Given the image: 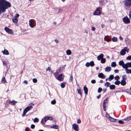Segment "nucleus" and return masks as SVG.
Wrapping results in <instances>:
<instances>
[{
    "label": "nucleus",
    "mask_w": 131,
    "mask_h": 131,
    "mask_svg": "<svg viewBox=\"0 0 131 131\" xmlns=\"http://www.w3.org/2000/svg\"><path fill=\"white\" fill-rule=\"evenodd\" d=\"M83 90L84 91L85 93L86 94H87L88 92V88L86 86H84L83 88Z\"/></svg>",
    "instance_id": "obj_23"
},
{
    "label": "nucleus",
    "mask_w": 131,
    "mask_h": 131,
    "mask_svg": "<svg viewBox=\"0 0 131 131\" xmlns=\"http://www.w3.org/2000/svg\"><path fill=\"white\" fill-rule=\"evenodd\" d=\"M111 70V68L110 67H106L105 69V71L107 72H109Z\"/></svg>",
    "instance_id": "obj_17"
},
{
    "label": "nucleus",
    "mask_w": 131,
    "mask_h": 131,
    "mask_svg": "<svg viewBox=\"0 0 131 131\" xmlns=\"http://www.w3.org/2000/svg\"><path fill=\"white\" fill-rule=\"evenodd\" d=\"M102 89L101 88H99L98 89V93H100L102 91Z\"/></svg>",
    "instance_id": "obj_45"
},
{
    "label": "nucleus",
    "mask_w": 131,
    "mask_h": 131,
    "mask_svg": "<svg viewBox=\"0 0 131 131\" xmlns=\"http://www.w3.org/2000/svg\"><path fill=\"white\" fill-rule=\"evenodd\" d=\"M119 71L118 70L116 69L114 70V72L115 73H118V72Z\"/></svg>",
    "instance_id": "obj_57"
},
{
    "label": "nucleus",
    "mask_w": 131,
    "mask_h": 131,
    "mask_svg": "<svg viewBox=\"0 0 131 131\" xmlns=\"http://www.w3.org/2000/svg\"><path fill=\"white\" fill-rule=\"evenodd\" d=\"M124 63V62L123 61H121L119 62V65L122 66L123 68L125 69L126 72V73L127 70H129L128 69V68L130 67H131V62L127 63L125 64Z\"/></svg>",
    "instance_id": "obj_2"
},
{
    "label": "nucleus",
    "mask_w": 131,
    "mask_h": 131,
    "mask_svg": "<svg viewBox=\"0 0 131 131\" xmlns=\"http://www.w3.org/2000/svg\"><path fill=\"white\" fill-rule=\"evenodd\" d=\"M2 81L4 83H6V81L5 77H3L2 79Z\"/></svg>",
    "instance_id": "obj_39"
},
{
    "label": "nucleus",
    "mask_w": 131,
    "mask_h": 131,
    "mask_svg": "<svg viewBox=\"0 0 131 131\" xmlns=\"http://www.w3.org/2000/svg\"><path fill=\"white\" fill-rule=\"evenodd\" d=\"M102 8L100 7H97L93 13V15H100L101 13L100 10Z\"/></svg>",
    "instance_id": "obj_4"
},
{
    "label": "nucleus",
    "mask_w": 131,
    "mask_h": 131,
    "mask_svg": "<svg viewBox=\"0 0 131 131\" xmlns=\"http://www.w3.org/2000/svg\"><path fill=\"white\" fill-rule=\"evenodd\" d=\"M98 76L99 77L101 78L102 79H104L105 77L103 74L102 73H99L98 74Z\"/></svg>",
    "instance_id": "obj_20"
},
{
    "label": "nucleus",
    "mask_w": 131,
    "mask_h": 131,
    "mask_svg": "<svg viewBox=\"0 0 131 131\" xmlns=\"http://www.w3.org/2000/svg\"><path fill=\"white\" fill-rule=\"evenodd\" d=\"M64 76L62 75V74H60L59 76L57 77L56 79L60 81H62L63 80Z\"/></svg>",
    "instance_id": "obj_12"
},
{
    "label": "nucleus",
    "mask_w": 131,
    "mask_h": 131,
    "mask_svg": "<svg viewBox=\"0 0 131 131\" xmlns=\"http://www.w3.org/2000/svg\"><path fill=\"white\" fill-rule=\"evenodd\" d=\"M73 79V77L72 75L70 76V77L69 79V82H71Z\"/></svg>",
    "instance_id": "obj_48"
},
{
    "label": "nucleus",
    "mask_w": 131,
    "mask_h": 131,
    "mask_svg": "<svg viewBox=\"0 0 131 131\" xmlns=\"http://www.w3.org/2000/svg\"><path fill=\"white\" fill-rule=\"evenodd\" d=\"M72 127L75 131H78L79 127L78 125L75 124H74L72 125Z\"/></svg>",
    "instance_id": "obj_13"
},
{
    "label": "nucleus",
    "mask_w": 131,
    "mask_h": 131,
    "mask_svg": "<svg viewBox=\"0 0 131 131\" xmlns=\"http://www.w3.org/2000/svg\"><path fill=\"white\" fill-rule=\"evenodd\" d=\"M63 68L62 67H61L56 72L53 73V74L55 76V77L56 78L58 76V75L59 74V72H62V71L61 70V69H62V70Z\"/></svg>",
    "instance_id": "obj_10"
},
{
    "label": "nucleus",
    "mask_w": 131,
    "mask_h": 131,
    "mask_svg": "<svg viewBox=\"0 0 131 131\" xmlns=\"http://www.w3.org/2000/svg\"><path fill=\"white\" fill-rule=\"evenodd\" d=\"M104 40L108 42L110 41L111 40V39H110L108 38V35H107L105 36L104 38Z\"/></svg>",
    "instance_id": "obj_19"
},
{
    "label": "nucleus",
    "mask_w": 131,
    "mask_h": 131,
    "mask_svg": "<svg viewBox=\"0 0 131 131\" xmlns=\"http://www.w3.org/2000/svg\"><path fill=\"white\" fill-rule=\"evenodd\" d=\"M126 59L127 60H131V55L129 56L126 58Z\"/></svg>",
    "instance_id": "obj_46"
},
{
    "label": "nucleus",
    "mask_w": 131,
    "mask_h": 131,
    "mask_svg": "<svg viewBox=\"0 0 131 131\" xmlns=\"http://www.w3.org/2000/svg\"><path fill=\"white\" fill-rule=\"evenodd\" d=\"M66 83L65 82L61 83V88H64L65 86Z\"/></svg>",
    "instance_id": "obj_33"
},
{
    "label": "nucleus",
    "mask_w": 131,
    "mask_h": 131,
    "mask_svg": "<svg viewBox=\"0 0 131 131\" xmlns=\"http://www.w3.org/2000/svg\"><path fill=\"white\" fill-rule=\"evenodd\" d=\"M130 116H129L127 117L126 118L124 119V120L126 121H128L130 120Z\"/></svg>",
    "instance_id": "obj_40"
},
{
    "label": "nucleus",
    "mask_w": 131,
    "mask_h": 131,
    "mask_svg": "<svg viewBox=\"0 0 131 131\" xmlns=\"http://www.w3.org/2000/svg\"><path fill=\"white\" fill-rule=\"evenodd\" d=\"M13 21L15 23H16L18 21V19L14 17V18L12 19Z\"/></svg>",
    "instance_id": "obj_29"
},
{
    "label": "nucleus",
    "mask_w": 131,
    "mask_h": 131,
    "mask_svg": "<svg viewBox=\"0 0 131 131\" xmlns=\"http://www.w3.org/2000/svg\"><path fill=\"white\" fill-rule=\"evenodd\" d=\"M33 82L35 83H36L37 82V80L36 78H34L32 80Z\"/></svg>",
    "instance_id": "obj_49"
},
{
    "label": "nucleus",
    "mask_w": 131,
    "mask_h": 131,
    "mask_svg": "<svg viewBox=\"0 0 131 131\" xmlns=\"http://www.w3.org/2000/svg\"><path fill=\"white\" fill-rule=\"evenodd\" d=\"M122 78V80H125L126 79V75H123Z\"/></svg>",
    "instance_id": "obj_37"
},
{
    "label": "nucleus",
    "mask_w": 131,
    "mask_h": 131,
    "mask_svg": "<svg viewBox=\"0 0 131 131\" xmlns=\"http://www.w3.org/2000/svg\"><path fill=\"white\" fill-rule=\"evenodd\" d=\"M94 66V62L93 61H91L90 62H87L86 63L85 66L88 67L90 66L91 67H93Z\"/></svg>",
    "instance_id": "obj_11"
},
{
    "label": "nucleus",
    "mask_w": 131,
    "mask_h": 131,
    "mask_svg": "<svg viewBox=\"0 0 131 131\" xmlns=\"http://www.w3.org/2000/svg\"><path fill=\"white\" fill-rule=\"evenodd\" d=\"M81 122V121L80 119H78L77 121V123L79 124Z\"/></svg>",
    "instance_id": "obj_56"
},
{
    "label": "nucleus",
    "mask_w": 131,
    "mask_h": 131,
    "mask_svg": "<svg viewBox=\"0 0 131 131\" xmlns=\"http://www.w3.org/2000/svg\"><path fill=\"white\" fill-rule=\"evenodd\" d=\"M45 117L47 121L48 120H52V118L51 117L47 116Z\"/></svg>",
    "instance_id": "obj_31"
},
{
    "label": "nucleus",
    "mask_w": 131,
    "mask_h": 131,
    "mask_svg": "<svg viewBox=\"0 0 131 131\" xmlns=\"http://www.w3.org/2000/svg\"><path fill=\"white\" fill-rule=\"evenodd\" d=\"M39 120L38 118H35L34 119V122H38L39 121Z\"/></svg>",
    "instance_id": "obj_43"
},
{
    "label": "nucleus",
    "mask_w": 131,
    "mask_h": 131,
    "mask_svg": "<svg viewBox=\"0 0 131 131\" xmlns=\"http://www.w3.org/2000/svg\"><path fill=\"white\" fill-rule=\"evenodd\" d=\"M112 40L113 42H116L117 40V38L116 37H113L112 38Z\"/></svg>",
    "instance_id": "obj_35"
},
{
    "label": "nucleus",
    "mask_w": 131,
    "mask_h": 131,
    "mask_svg": "<svg viewBox=\"0 0 131 131\" xmlns=\"http://www.w3.org/2000/svg\"><path fill=\"white\" fill-rule=\"evenodd\" d=\"M4 29L9 34H13V33L12 30L11 29L7 27H5Z\"/></svg>",
    "instance_id": "obj_14"
},
{
    "label": "nucleus",
    "mask_w": 131,
    "mask_h": 131,
    "mask_svg": "<svg viewBox=\"0 0 131 131\" xmlns=\"http://www.w3.org/2000/svg\"><path fill=\"white\" fill-rule=\"evenodd\" d=\"M124 4L126 6H131V0H125Z\"/></svg>",
    "instance_id": "obj_9"
},
{
    "label": "nucleus",
    "mask_w": 131,
    "mask_h": 131,
    "mask_svg": "<svg viewBox=\"0 0 131 131\" xmlns=\"http://www.w3.org/2000/svg\"><path fill=\"white\" fill-rule=\"evenodd\" d=\"M100 4V6H102L105 5L106 3L104 1V0H101L99 1Z\"/></svg>",
    "instance_id": "obj_15"
},
{
    "label": "nucleus",
    "mask_w": 131,
    "mask_h": 131,
    "mask_svg": "<svg viewBox=\"0 0 131 131\" xmlns=\"http://www.w3.org/2000/svg\"><path fill=\"white\" fill-rule=\"evenodd\" d=\"M51 68L50 67H48V68L46 70V71H49V72H50V71H51Z\"/></svg>",
    "instance_id": "obj_53"
},
{
    "label": "nucleus",
    "mask_w": 131,
    "mask_h": 131,
    "mask_svg": "<svg viewBox=\"0 0 131 131\" xmlns=\"http://www.w3.org/2000/svg\"><path fill=\"white\" fill-rule=\"evenodd\" d=\"M54 41L56 43H58L59 42V41L57 39H55Z\"/></svg>",
    "instance_id": "obj_61"
},
{
    "label": "nucleus",
    "mask_w": 131,
    "mask_h": 131,
    "mask_svg": "<svg viewBox=\"0 0 131 131\" xmlns=\"http://www.w3.org/2000/svg\"><path fill=\"white\" fill-rule=\"evenodd\" d=\"M120 83V82L118 80H117L115 81L114 83L115 84L117 85H119Z\"/></svg>",
    "instance_id": "obj_36"
},
{
    "label": "nucleus",
    "mask_w": 131,
    "mask_h": 131,
    "mask_svg": "<svg viewBox=\"0 0 131 131\" xmlns=\"http://www.w3.org/2000/svg\"><path fill=\"white\" fill-rule=\"evenodd\" d=\"M104 55L102 53L100 54L99 56L97 57V59L98 60H101L104 57Z\"/></svg>",
    "instance_id": "obj_16"
},
{
    "label": "nucleus",
    "mask_w": 131,
    "mask_h": 131,
    "mask_svg": "<svg viewBox=\"0 0 131 131\" xmlns=\"http://www.w3.org/2000/svg\"><path fill=\"white\" fill-rule=\"evenodd\" d=\"M126 51L128 53L129 51V49L127 47H125L120 52V54L123 56L126 53Z\"/></svg>",
    "instance_id": "obj_6"
},
{
    "label": "nucleus",
    "mask_w": 131,
    "mask_h": 131,
    "mask_svg": "<svg viewBox=\"0 0 131 131\" xmlns=\"http://www.w3.org/2000/svg\"><path fill=\"white\" fill-rule=\"evenodd\" d=\"M107 104H103V107L104 110L105 111L106 110V107L107 106Z\"/></svg>",
    "instance_id": "obj_34"
},
{
    "label": "nucleus",
    "mask_w": 131,
    "mask_h": 131,
    "mask_svg": "<svg viewBox=\"0 0 131 131\" xmlns=\"http://www.w3.org/2000/svg\"><path fill=\"white\" fill-rule=\"evenodd\" d=\"M91 82L92 83H95L96 82L95 80H92L91 81Z\"/></svg>",
    "instance_id": "obj_51"
},
{
    "label": "nucleus",
    "mask_w": 131,
    "mask_h": 131,
    "mask_svg": "<svg viewBox=\"0 0 131 131\" xmlns=\"http://www.w3.org/2000/svg\"><path fill=\"white\" fill-rule=\"evenodd\" d=\"M56 103V101L55 100H52L51 102V104H54Z\"/></svg>",
    "instance_id": "obj_42"
},
{
    "label": "nucleus",
    "mask_w": 131,
    "mask_h": 131,
    "mask_svg": "<svg viewBox=\"0 0 131 131\" xmlns=\"http://www.w3.org/2000/svg\"><path fill=\"white\" fill-rule=\"evenodd\" d=\"M29 25L31 28H34L36 25V21L34 19H30L29 21Z\"/></svg>",
    "instance_id": "obj_5"
},
{
    "label": "nucleus",
    "mask_w": 131,
    "mask_h": 131,
    "mask_svg": "<svg viewBox=\"0 0 131 131\" xmlns=\"http://www.w3.org/2000/svg\"><path fill=\"white\" fill-rule=\"evenodd\" d=\"M59 11L58 12V13H59L61 12H62V9L61 8H59L58 9Z\"/></svg>",
    "instance_id": "obj_58"
},
{
    "label": "nucleus",
    "mask_w": 131,
    "mask_h": 131,
    "mask_svg": "<svg viewBox=\"0 0 131 131\" xmlns=\"http://www.w3.org/2000/svg\"><path fill=\"white\" fill-rule=\"evenodd\" d=\"M107 99H108L107 98L104 100V101H103V104H107Z\"/></svg>",
    "instance_id": "obj_41"
},
{
    "label": "nucleus",
    "mask_w": 131,
    "mask_h": 131,
    "mask_svg": "<svg viewBox=\"0 0 131 131\" xmlns=\"http://www.w3.org/2000/svg\"><path fill=\"white\" fill-rule=\"evenodd\" d=\"M10 7V4L6 0H0V14L5 12L6 9Z\"/></svg>",
    "instance_id": "obj_1"
},
{
    "label": "nucleus",
    "mask_w": 131,
    "mask_h": 131,
    "mask_svg": "<svg viewBox=\"0 0 131 131\" xmlns=\"http://www.w3.org/2000/svg\"><path fill=\"white\" fill-rule=\"evenodd\" d=\"M114 78V76L113 75H111L110 76L109 78V79L112 80Z\"/></svg>",
    "instance_id": "obj_44"
},
{
    "label": "nucleus",
    "mask_w": 131,
    "mask_h": 131,
    "mask_svg": "<svg viewBox=\"0 0 131 131\" xmlns=\"http://www.w3.org/2000/svg\"><path fill=\"white\" fill-rule=\"evenodd\" d=\"M105 117L108 119V120L110 121L115 122L116 121V119L112 117L107 113H106L105 115Z\"/></svg>",
    "instance_id": "obj_7"
},
{
    "label": "nucleus",
    "mask_w": 131,
    "mask_h": 131,
    "mask_svg": "<svg viewBox=\"0 0 131 131\" xmlns=\"http://www.w3.org/2000/svg\"><path fill=\"white\" fill-rule=\"evenodd\" d=\"M19 16V15L18 14H17L16 15V16L14 17L17 18H18V17Z\"/></svg>",
    "instance_id": "obj_54"
},
{
    "label": "nucleus",
    "mask_w": 131,
    "mask_h": 131,
    "mask_svg": "<svg viewBox=\"0 0 131 131\" xmlns=\"http://www.w3.org/2000/svg\"><path fill=\"white\" fill-rule=\"evenodd\" d=\"M26 131H29V129L28 128H26L25 129Z\"/></svg>",
    "instance_id": "obj_64"
},
{
    "label": "nucleus",
    "mask_w": 131,
    "mask_h": 131,
    "mask_svg": "<svg viewBox=\"0 0 131 131\" xmlns=\"http://www.w3.org/2000/svg\"><path fill=\"white\" fill-rule=\"evenodd\" d=\"M77 91L78 93L80 95L81 97L82 96V92L81 89H77Z\"/></svg>",
    "instance_id": "obj_27"
},
{
    "label": "nucleus",
    "mask_w": 131,
    "mask_h": 131,
    "mask_svg": "<svg viewBox=\"0 0 131 131\" xmlns=\"http://www.w3.org/2000/svg\"><path fill=\"white\" fill-rule=\"evenodd\" d=\"M110 84V83L108 82H106L105 84V86H106V87H108L109 86V85Z\"/></svg>",
    "instance_id": "obj_38"
},
{
    "label": "nucleus",
    "mask_w": 131,
    "mask_h": 131,
    "mask_svg": "<svg viewBox=\"0 0 131 131\" xmlns=\"http://www.w3.org/2000/svg\"><path fill=\"white\" fill-rule=\"evenodd\" d=\"M59 127V126L57 125H54L52 126H50V128H54L55 129H58Z\"/></svg>",
    "instance_id": "obj_21"
},
{
    "label": "nucleus",
    "mask_w": 131,
    "mask_h": 131,
    "mask_svg": "<svg viewBox=\"0 0 131 131\" xmlns=\"http://www.w3.org/2000/svg\"><path fill=\"white\" fill-rule=\"evenodd\" d=\"M2 52L4 54L8 55L9 54L8 51L6 49H5L3 51H2Z\"/></svg>",
    "instance_id": "obj_18"
},
{
    "label": "nucleus",
    "mask_w": 131,
    "mask_h": 131,
    "mask_svg": "<svg viewBox=\"0 0 131 131\" xmlns=\"http://www.w3.org/2000/svg\"><path fill=\"white\" fill-rule=\"evenodd\" d=\"M95 28L93 27H91V30L92 31H94L95 30Z\"/></svg>",
    "instance_id": "obj_55"
},
{
    "label": "nucleus",
    "mask_w": 131,
    "mask_h": 131,
    "mask_svg": "<svg viewBox=\"0 0 131 131\" xmlns=\"http://www.w3.org/2000/svg\"><path fill=\"white\" fill-rule=\"evenodd\" d=\"M32 108V106L31 105L28 106L26 107L24 110L23 113L22 115V116L24 117L25 116L26 113Z\"/></svg>",
    "instance_id": "obj_3"
},
{
    "label": "nucleus",
    "mask_w": 131,
    "mask_h": 131,
    "mask_svg": "<svg viewBox=\"0 0 131 131\" xmlns=\"http://www.w3.org/2000/svg\"><path fill=\"white\" fill-rule=\"evenodd\" d=\"M101 27L102 28H103L105 27V25L104 24H102L101 25Z\"/></svg>",
    "instance_id": "obj_63"
},
{
    "label": "nucleus",
    "mask_w": 131,
    "mask_h": 131,
    "mask_svg": "<svg viewBox=\"0 0 131 131\" xmlns=\"http://www.w3.org/2000/svg\"><path fill=\"white\" fill-rule=\"evenodd\" d=\"M118 122L120 124H124V122L122 121H121V120H119L118 121Z\"/></svg>",
    "instance_id": "obj_50"
},
{
    "label": "nucleus",
    "mask_w": 131,
    "mask_h": 131,
    "mask_svg": "<svg viewBox=\"0 0 131 131\" xmlns=\"http://www.w3.org/2000/svg\"><path fill=\"white\" fill-rule=\"evenodd\" d=\"M24 82L25 83H26V84H27L28 83V82L27 80H25L24 81Z\"/></svg>",
    "instance_id": "obj_60"
},
{
    "label": "nucleus",
    "mask_w": 131,
    "mask_h": 131,
    "mask_svg": "<svg viewBox=\"0 0 131 131\" xmlns=\"http://www.w3.org/2000/svg\"><path fill=\"white\" fill-rule=\"evenodd\" d=\"M47 121L45 117H44L41 120V122L42 124H45V123Z\"/></svg>",
    "instance_id": "obj_26"
},
{
    "label": "nucleus",
    "mask_w": 131,
    "mask_h": 131,
    "mask_svg": "<svg viewBox=\"0 0 131 131\" xmlns=\"http://www.w3.org/2000/svg\"><path fill=\"white\" fill-rule=\"evenodd\" d=\"M106 61V59L105 58H103L101 60V62L102 63H104Z\"/></svg>",
    "instance_id": "obj_32"
},
{
    "label": "nucleus",
    "mask_w": 131,
    "mask_h": 131,
    "mask_svg": "<svg viewBox=\"0 0 131 131\" xmlns=\"http://www.w3.org/2000/svg\"><path fill=\"white\" fill-rule=\"evenodd\" d=\"M17 102L13 100L12 101H10L9 102V103L12 105H14Z\"/></svg>",
    "instance_id": "obj_22"
},
{
    "label": "nucleus",
    "mask_w": 131,
    "mask_h": 131,
    "mask_svg": "<svg viewBox=\"0 0 131 131\" xmlns=\"http://www.w3.org/2000/svg\"><path fill=\"white\" fill-rule=\"evenodd\" d=\"M120 83L122 85L124 86L126 85V82L125 80H122L121 82H120Z\"/></svg>",
    "instance_id": "obj_24"
},
{
    "label": "nucleus",
    "mask_w": 131,
    "mask_h": 131,
    "mask_svg": "<svg viewBox=\"0 0 131 131\" xmlns=\"http://www.w3.org/2000/svg\"><path fill=\"white\" fill-rule=\"evenodd\" d=\"M114 78L116 80H118L120 78L118 76V75H116V76Z\"/></svg>",
    "instance_id": "obj_47"
},
{
    "label": "nucleus",
    "mask_w": 131,
    "mask_h": 131,
    "mask_svg": "<svg viewBox=\"0 0 131 131\" xmlns=\"http://www.w3.org/2000/svg\"><path fill=\"white\" fill-rule=\"evenodd\" d=\"M123 20L125 24H128L130 23V20L127 16H125L123 18Z\"/></svg>",
    "instance_id": "obj_8"
},
{
    "label": "nucleus",
    "mask_w": 131,
    "mask_h": 131,
    "mask_svg": "<svg viewBox=\"0 0 131 131\" xmlns=\"http://www.w3.org/2000/svg\"><path fill=\"white\" fill-rule=\"evenodd\" d=\"M35 127V125L34 124H32L31 126V128L32 129H34Z\"/></svg>",
    "instance_id": "obj_52"
},
{
    "label": "nucleus",
    "mask_w": 131,
    "mask_h": 131,
    "mask_svg": "<svg viewBox=\"0 0 131 131\" xmlns=\"http://www.w3.org/2000/svg\"><path fill=\"white\" fill-rule=\"evenodd\" d=\"M110 88L111 90L114 89L115 88V86L114 85H111L110 86Z\"/></svg>",
    "instance_id": "obj_30"
},
{
    "label": "nucleus",
    "mask_w": 131,
    "mask_h": 131,
    "mask_svg": "<svg viewBox=\"0 0 131 131\" xmlns=\"http://www.w3.org/2000/svg\"><path fill=\"white\" fill-rule=\"evenodd\" d=\"M129 15L130 18H131V10H130L129 12Z\"/></svg>",
    "instance_id": "obj_59"
},
{
    "label": "nucleus",
    "mask_w": 131,
    "mask_h": 131,
    "mask_svg": "<svg viewBox=\"0 0 131 131\" xmlns=\"http://www.w3.org/2000/svg\"><path fill=\"white\" fill-rule=\"evenodd\" d=\"M66 53L67 55H69L71 54L72 52L70 50H68L66 51Z\"/></svg>",
    "instance_id": "obj_25"
},
{
    "label": "nucleus",
    "mask_w": 131,
    "mask_h": 131,
    "mask_svg": "<svg viewBox=\"0 0 131 131\" xmlns=\"http://www.w3.org/2000/svg\"><path fill=\"white\" fill-rule=\"evenodd\" d=\"M119 38L121 40H122L123 39V37H122L121 36H119Z\"/></svg>",
    "instance_id": "obj_62"
},
{
    "label": "nucleus",
    "mask_w": 131,
    "mask_h": 131,
    "mask_svg": "<svg viewBox=\"0 0 131 131\" xmlns=\"http://www.w3.org/2000/svg\"><path fill=\"white\" fill-rule=\"evenodd\" d=\"M116 64L115 62H113L111 63V66L112 67H115L116 66Z\"/></svg>",
    "instance_id": "obj_28"
}]
</instances>
